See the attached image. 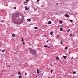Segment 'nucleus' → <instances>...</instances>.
<instances>
[{
	"mask_svg": "<svg viewBox=\"0 0 78 78\" xmlns=\"http://www.w3.org/2000/svg\"><path fill=\"white\" fill-rule=\"evenodd\" d=\"M12 21H13V23L17 25H19L20 24L21 22H19V21H17L16 20V15H13V18L12 19Z\"/></svg>",
	"mask_w": 78,
	"mask_h": 78,
	"instance_id": "obj_1",
	"label": "nucleus"
},
{
	"mask_svg": "<svg viewBox=\"0 0 78 78\" xmlns=\"http://www.w3.org/2000/svg\"><path fill=\"white\" fill-rule=\"evenodd\" d=\"M29 50L30 53H31L33 55H37L36 52L34 50L31 49H30Z\"/></svg>",
	"mask_w": 78,
	"mask_h": 78,
	"instance_id": "obj_2",
	"label": "nucleus"
},
{
	"mask_svg": "<svg viewBox=\"0 0 78 78\" xmlns=\"http://www.w3.org/2000/svg\"><path fill=\"white\" fill-rule=\"evenodd\" d=\"M65 17H69V15L67 14L65 15Z\"/></svg>",
	"mask_w": 78,
	"mask_h": 78,
	"instance_id": "obj_3",
	"label": "nucleus"
},
{
	"mask_svg": "<svg viewBox=\"0 0 78 78\" xmlns=\"http://www.w3.org/2000/svg\"><path fill=\"white\" fill-rule=\"evenodd\" d=\"M25 9H26V10H28L29 9V8L27 7H25Z\"/></svg>",
	"mask_w": 78,
	"mask_h": 78,
	"instance_id": "obj_4",
	"label": "nucleus"
},
{
	"mask_svg": "<svg viewBox=\"0 0 78 78\" xmlns=\"http://www.w3.org/2000/svg\"><path fill=\"white\" fill-rule=\"evenodd\" d=\"M56 59L57 61H59V57H57Z\"/></svg>",
	"mask_w": 78,
	"mask_h": 78,
	"instance_id": "obj_5",
	"label": "nucleus"
},
{
	"mask_svg": "<svg viewBox=\"0 0 78 78\" xmlns=\"http://www.w3.org/2000/svg\"><path fill=\"white\" fill-rule=\"evenodd\" d=\"M12 36H13V37H16V35H15V34H12Z\"/></svg>",
	"mask_w": 78,
	"mask_h": 78,
	"instance_id": "obj_6",
	"label": "nucleus"
},
{
	"mask_svg": "<svg viewBox=\"0 0 78 78\" xmlns=\"http://www.w3.org/2000/svg\"><path fill=\"white\" fill-rule=\"evenodd\" d=\"M63 56L64 59H66V58H67V56Z\"/></svg>",
	"mask_w": 78,
	"mask_h": 78,
	"instance_id": "obj_7",
	"label": "nucleus"
},
{
	"mask_svg": "<svg viewBox=\"0 0 78 78\" xmlns=\"http://www.w3.org/2000/svg\"><path fill=\"white\" fill-rule=\"evenodd\" d=\"M48 24H51V23H52L51 22V21H49L48 22Z\"/></svg>",
	"mask_w": 78,
	"mask_h": 78,
	"instance_id": "obj_8",
	"label": "nucleus"
},
{
	"mask_svg": "<svg viewBox=\"0 0 78 78\" xmlns=\"http://www.w3.org/2000/svg\"><path fill=\"white\" fill-rule=\"evenodd\" d=\"M27 20L28 21H29V22H31V20H30V19H28Z\"/></svg>",
	"mask_w": 78,
	"mask_h": 78,
	"instance_id": "obj_9",
	"label": "nucleus"
},
{
	"mask_svg": "<svg viewBox=\"0 0 78 78\" xmlns=\"http://www.w3.org/2000/svg\"><path fill=\"white\" fill-rule=\"evenodd\" d=\"M37 73H39V70H38V69H37Z\"/></svg>",
	"mask_w": 78,
	"mask_h": 78,
	"instance_id": "obj_10",
	"label": "nucleus"
},
{
	"mask_svg": "<svg viewBox=\"0 0 78 78\" xmlns=\"http://www.w3.org/2000/svg\"><path fill=\"white\" fill-rule=\"evenodd\" d=\"M50 34L51 36L52 35H53V31H51L50 33Z\"/></svg>",
	"mask_w": 78,
	"mask_h": 78,
	"instance_id": "obj_11",
	"label": "nucleus"
},
{
	"mask_svg": "<svg viewBox=\"0 0 78 78\" xmlns=\"http://www.w3.org/2000/svg\"><path fill=\"white\" fill-rule=\"evenodd\" d=\"M60 31H63V29H62V28H60Z\"/></svg>",
	"mask_w": 78,
	"mask_h": 78,
	"instance_id": "obj_12",
	"label": "nucleus"
},
{
	"mask_svg": "<svg viewBox=\"0 0 78 78\" xmlns=\"http://www.w3.org/2000/svg\"><path fill=\"white\" fill-rule=\"evenodd\" d=\"M59 22L60 23H61V24L62 23V21H59Z\"/></svg>",
	"mask_w": 78,
	"mask_h": 78,
	"instance_id": "obj_13",
	"label": "nucleus"
},
{
	"mask_svg": "<svg viewBox=\"0 0 78 78\" xmlns=\"http://www.w3.org/2000/svg\"><path fill=\"white\" fill-rule=\"evenodd\" d=\"M34 29H35V30H37V27H34Z\"/></svg>",
	"mask_w": 78,
	"mask_h": 78,
	"instance_id": "obj_14",
	"label": "nucleus"
},
{
	"mask_svg": "<svg viewBox=\"0 0 78 78\" xmlns=\"http://www.w3.org/2000/svg\"><path fill=\"white\" fill-rule=\"evenodd\" d=\"M22 42H23L24 40L23 39V38H22Z\"/></svg>",
	"mask_w": 78,
	"mask_h": 78,
	"instance_id": "obj_15",
	"label": "nucleus"
},
{
	"mask_svg": "<svg viewBox=\"0 0 78 78\" xmlns=\"http://www.w3.org/2000/svg\"><path fill=\"white\" fill-rule=\"evenodd\" d=\"M18 74H19L20 75H21V73H20V72H18Z\"/></svg>",
	"mask_w": 78,
	"mask_h": 78,
	"instance_id": "obj_16",
	"label": "nucleus"
},
{
	"mask_svg": "<svg viewBox=\"0 0 78 78\" xmlns=\"http://www.w3.org/2000/svg\"><path fill=\"white\" fill-rule=\"evenodd\" d=\"M67 48H68V47H66V48H65V50H67Z\"/></svg>",
	"mask_w": 78,
	"mask_h": 78,
	"instance_id": "obj_17",
	"label": "nucleus"
},
{
	"mask_svg": "<svg viewBox=\"0 0 78 78\" xmlns=\"http://www.w3.org/2000/svg\"><path fill=\"white\" fill-rule=\"evenodd\" d=\"M19 78H22V76H21V75L20 76H19Z\"/></svg>",
	"mask_w": 78,
	"mask_h": 78,
	"instance_id": "obj_18",
	"label": "nucleus"
},
{
	"mask_svg": "<svg viewBox=\"0 0 78 78\" xmlns=\"http://www.w3.org/2000/svg\"><path fill=\"white\" fill-rule=\"evenodd\" d=\"M69 31H70V29H69L67 31V32H69Z\"/></svg>",
	"mask_w": 78,
	"mask_h": 78,
	"instance_id": "obj_19",
	"label": "nucleus"
},
{
	"mask_svg": "<svg viewBox=\"0 0 78 78\" xmlns=\"http://www.w3.org/2000/svg\"><path fill=\"white\" fill-rule=\"evenodd\" d=\"M62 41H61L60 42V44H61L62 45V44H63V43H62Z\"/></svg>",
	"mask_w": 78,
	"mask_h": 78,
	"instance_id": "obj_20",
	"label": "nucleus"
},
{
	"mask_svg": "<svg viewBox=\"0 0 78 78\" xmlns=\"http://www.w3.org/2000/svg\"><path fill=\"white\" fill-rule=\"evenodd\" d=\"M76 73V71H74V72L73 73V74H75V73Z\"/></svg>",
	"mask_w": 78,
	"mask_h": 78,
	"instance_id": "obj_21",
	"label": "nucleus"
},
{
	"mask_svg": "<svg viewBox=\"0 0 78 78\" xmlns=\"http://www.w3.org/2000/svg\"><path fill=\"white\" fill-rule=\"evenodd\" d=\"M59 37V35H58L57 36V38H58Z\"/></svg>",
	"mask_w": 78,
	"mask_h": 78,
	"instance_id": "obj_22",
	"label": "nucleus"
},
{
	"mask_svg": "<svg viewBox=\"0 0 78 78\" xmlns=\"http://www.w3.org/2000/svg\"><path fill=\"white\" fill-rule=\"evenodd\" d=\"M48 47V46L47 45H45L44 46V47Z\"/></svg>",
	"mask_w": 78,
	"mask_h": 78,
	"instance_id": "obj_23",
	"label": "nucleus"
},
{
	"mask_svg": "<svg viewBox=\"0 0 78 78\" xmlns=\"http://www.w3.org/2000/svg\"><path fill=\"white\" fill-rule=\"evenodd\" d=\"M14 8L15 9H17V8L16 7H14Z\"/></svg>",
	"mask_w": 78,
	"mask_h": 78,
	"instance_id": "obj_24",
	"label": "nucleus"
},
{
	"mask_svg": "<svg viewBox=\"0 0 78 78\" xmlns=\"http://www.w3.org/2000/svg\"><path fill=\"white\" fill-rule=\"evenodd\" d=\"M53 70H51V73H52V72H53Z\"/></svg>",
	"mask_w": 78,
	"mask_h": 78,
	"instance_id": "obj_25",
	"label": "nucleus"
},
{
	"mask_svg": "<svg viewBox=\"0 0 78 78\" xmlns=\"http://www.w3.org/2000/svg\"><path fill=\"white\" fill-rule=\"evenodd\" d=\"M5 52V49H4L3 50H2V52L3 53H4Z\"/></svg>",
	"mask_w": 78,
	"mask_h": 78,
	"instance_id": "obj_26",
	"label": "nucleus"
},
{
	"mask_svg": "<svg viewBox=\"0 0 78 78\" xmlns=\"http://www.w3.org/2000/svg\"><path fill=\"white\" fill-rule=\"evenodd\" d=\"M11 67V65H9V66H8V67Z\"/></svg>",
	"mask_w": 78,
	"mask_h": 78,
	"instance_id": "obj_27",
	"label": "nucleus"
},
{
	"mask_svg": "<svg viewBox=\"0 0 78 78\" xmlns=\"http://www.w3.org/2000/svg\"><path fill=\"white\" fill-rule=\"evenodd\" d=\"M22 44H23V45H25V43L23 42Z\"/></svg>",
	"mask_w": 78,
	"mask_h": 78,
	"instance_id": "obj_28",
	"label": "nucleus"
},
{
	"mask_svg": "<svg viewBox=\"0 0 78 78\" xmlns=\"http://www.w3.org/2000/svg\"><path fill=\"white\" fill-rule=\"evenodd\" d=\"M27 2L26 1L24 2V3H27Z\"/></svg>",
	"mask_w": 78,
	"mask_h": 78,
	"instance_id": "obj_29",
	"label": "nucleus"
},
{
	"mask_svg": "<svg viewBox=\"0 0 78 78\" xmlns=\"http://www.w3.org/2000/svg\"><path fill=\"white\" fill-rule=\"evenodd\" d=\"M48 41H49L48 40L46 41V42H48Z\"/></svg>",
	"mask_w": 78,
	"mask_h": 78,
	"instance_id": "obj_30",
	"label": "nucleus"
},
{
	"mask_svg": "<svg viewBox=\"0 0 78 78\" xmlns=\"http://www.w3.org/2000/svg\"><path fill=\"white\" fill-rule=\"evenodd\" d=\"M69 36H72V34H71Z\"/></svg>",
	"mask_w": 78,
	"mask_h": 78,
	"instance_id": "obj_31",
	"label": "nucleus"
},
{
	"mask_svg": "<svg viewBox=\"0 0 78 78\" xmlns=\"http://www.w3.org/2000/svg\"><path fill=\"white\" fill-rule=\"evenodd\" d=\"M50 66H53V65H52V64H51V65H50Z\"/></svg>",
	"mask_w": 78,
	"mask_h": 78,
	"instance_id": "obj_32",
	"label": "nucleus"
},
{
	"mask_svg": "<svg viewBox=\"0 0 78 78\" xmlns=\"http://www.w3.org/2000/svg\"><path fill=\"white\" fill-rule=\"evenodd\" d=\"M70 21L71 22H73V21H72V20H70Z\"/></svg>",
	"mask_w": 78,
	"mask_h": 78,
	"instance_id": "obj_33",
	"label": "nucleus"
},
{
	"mask_svg": "<svg viewBox=\"0 0 78 78\" xmlns=\"http://www.w3.org/2000/svg\"><path fill=\"white\" fill-rule=\"evenodd\" d=\"M27 73H25V75H27Z\"/></svg>",
	"mask_w": 78,
	"mask_h": 78,
	"instance_id": "obj_34",
	"label": "nucleus"
},
{
	"mask_svg": "<svg viewBox=\"0 0 78 78\" xmlns=\"http://www.w3.org/2000/svg\"><path fill=\"white\" fill-rule=\"evenodd\" d=\"M48 48H50V47H48Z\"/></svg>",
	"mask_w": 78,
	"mask_h": 78,
	"instance_id": "obj_35",
	"label": "nucleus"
},
{
	"mask_svg": "<svg viewBox=\"0 0 78 78\" xmlns=\"http://www.w3.org/2000/svg\"><path fill=\"white\" fill-rule=\"evenodd\" d=\"M26 2H28V0H26Z\"/></svg>",
	"mask_w": 78,
	"mask_h": 78,
	"instance_id": "obj_36",
	"label": "nucleus"
},
{
	"mask_svg": "<svg viewBox=\"0 0 78 78\" xmlns=\"http://www.w3.org/2000/svg\"><path fill=\"white\" fill-rule=\"evenodd\" d=\"M39 0H37V2H39Z\"/></svg>",
	"mask_w": 78,
	"mask_h": 78,
	"instance_id": "obj_37",
	"label": "nucleus"
},
{
	"mask_svg": "<svg viewBox=\"0 0 78 78\" xmlns=\"http://www.w3.org/2000/svg\"><path fill=\"white\" fill-rule=\"evenodd\" d=\"M36 77H37V76H36Z\"/></svg>",
	"mask_w": 78,
	"mask_h": 78,
	"instance_id": "obj_38",
	"label": "nucleus"
},
{
	"mask_svg": "<svg viewBox=\"0 0 78 78\" xmlns=\"http://www.w3.org/2000/svg\"><path fill=\"white\" fill-rule=\"evenodd\" d=\"M4 64L5 65V64H6L5 63Z\"/></svg>",
	"mask_w": 78,
	"mask_h": 78,
	"instance_id": "obj_39",
	"label": "nucleus"
},
{
	"mask_svg": "<svg viewBox=\"0 0 78 78\" xmlns=\"http://www.w3.org/2000/svg\"><path fill=\"white\" fill-rule=\"evenodd\" d=\"M1 22H2V21H1Z\"/></svg>",
	"mask_w": 78,
	"mask_h": 78,
	"instance_id": "obj_40",
	"label": "nucleus"
},
{
	"mask_svg": "<svg viewBox=\"0 0 78 78\" xmlns=\"http://www.w3.org/2000/svg\"><path fill=\"white\" fill-rule=\"evenodd\" d=\"M49 78H50V77H49Z\"/></svg>",
	"mask_w": 78,
	"mask_h": 78,
	"instance_id": "obj_41",
	"label": "nucleus"
}]
</instances>
